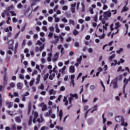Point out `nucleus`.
<instances>
[{"instance_id":"19","label":"nucleus","mask_w":130,"mask_h":130,"mask_svg":"<svg viewBox=\"0 0 130 130\" xmlns=\"http://www.w3.org/2000/svg\"><path fill=\"white\" fill-rule=\"evenodd\" d=\"M15 85V83L11 82L9 84V86L7 87V90H10L11 88H14Z\"/></svg>"},{"instance_id":"45","label":"nucleus","mask_w":130,"mask_h":130,"mask_svg":"<svg viewBox=\"0 0 130 130\" xmlns=\"http://www.w3.org/2000/svg\"><path fill=\"white\" fill-rule=\"evenodd\" d=\"M101 85L103 88V92H105V86H104V84H103V82L102 81H100Z\"/></svg>"},{"instance_id":"6","label":"nucleus","mask_w":130,"mask_h":130,"mask_svg":"<svg viewBox=\"0 0 130 130\" xmlns=\"http://www.w3.org/2000/svg\"><path fill=\"white\" fill-rule=\"evenodd\" d=\"M125 2L126 3V4L122 9L121 13H123V12H127V11H128V8L126 7L127 6V4H128V1L126 0Z\"/></svg>"},{"instance_id":"3","label":"nucleus","mask_w":130,"mask_h":130,"mask_svg":"<svg viewBox=\"0 0 130 130\" xmlns=\"http://www.w3.org/2000/svg\"><path fill=\"white\" fill-rule=\"evenodd\" d=\"M128 82H130V76H129L128 79H126V78H125L123 79V91L122 93L123 94H125V87H126V85H127V84H128Z\"/></svg>"},{"instance_id":"10","label":"nucleus","mask_w":130,"mask_h":130,"mask_svg":"<svg viewBox=\"0 0 130 130\" xmlns=\"http://www.w3.org/2000/svg\"><path fill=\"white\" fill-rule=\"evenodd\" d=\"M10 42H11V44H10ZM6 44H10L9 48L10 49H11L12 50H13L14 47H13V44H14V40H10L9 41L6 43Z\"/></svg>"},{"instance_id":"36","label":"nucleus","mask_w":130,"mask_h":130,"mask_svg":"<svg viewBox=\"0 0 130 130\" xmlns=\"http://www.w3.org/2000/svg\"><path fill=\"white\" fill-rule=\"evenodd\" d=\"M61 20L62 21V22H63V23H66L69 22V20H68V19H67V18L66 17H62Z\"/></svg>"},{"instance_id":"62","label":"nucleus","mask_w":130,"mask_h":130,"mask_svg":"<svg viewBox=\"0 0 130 130\" xmlns=\"http://www.w3.org/2000/svg\"><path fill=\"white\" fill-rule=\"evenodd\" d=\"M6 9H7V10H8L9 11H10V10H12V9H14V6L11 5V6H10L9 7L7 8H6Z\"/></svg>"},{"instance_id":"26","label":"nucleus","mask_w":130,"mask_h":130,"mask_svg":"<svg viewBox=\"0 0 130 130\" xmlns=\"http://www.w3.org/2000/svg\"><path fill=\"white\" fill-rule=\"evenodd\" d=\"M15 121H16L17 123H20L21 121H22V120H21V117H20L19 116L16 117L15 118Z\"/></svg>"},{"instance_id":"8","label":"nucleus","mask_w":130,"mask_h":130,"mask_svg":"<svg viewBox=\"0 0 130 130\" xmlns=\"http://www.w3.org/2000/svg\"><path fill=\"white\" fill-rule=\"evenodd\" d=\"M59 55V53L56 52L54 55V57L52 58V61L53 62H55L57 61V60L58 59V56Z\"/></svg>"},{"instance_id":"53","label":"nucleus","mask_w":130,"mask_h":130,"mask_svg":"<svg viewBox=\"0 0 130 130\" xmlns=\"http://www.w3.org/2000/svg\"><path fill=\"white\" fill-rule=\"evenodd\" d=\"M19 79H20V80H24V75L19 74Z\"/></svg>"},{"instance_id":"12","label":"nucleus","mask_w":130,"mask_h":130,"mask_svg":"<svg viewBox=\"0 0 130 130\" xmlns=\"http://www.w3.org/2000/svg\"><path fill=\"white\" fill-rule=\"evenodd\" d=\"M112 84L113 85V89H117V88H118V85L117 84V81L114 80L112 82Z\"/></svg>"},{"instance_id":"20","label":"nucleus","mask_w":130,"mask_h":130,"mask_svg":"<svg viewBox=\"0 0 130 130\" xmlns=\"http://www.w3.org/2000/svg\"><path fill=\"white\" fill-rule=\"evenodd\" d=\"M69 72L72 74L75 73V67L71 66L69 68Z\"/></svg>"},{"instance_id":"41","label":"nucleus","mask_w":130,"mask_h":130,"mask_svg":"<svg viewBox=\"0 0 130 130\" xmlns=\"http://www.w3.org/2000/svg\"><path fill=\"white\" fill-rule=\"evenodd\" d=\"M100 39H104L105 38V34H104V31H103V35L101 36H99Z\"/></svg>"},{"instance_id":"59","label":"nucleus","mask_w":130,"mask_h":130,"mask_svg":"<svg viewBox=\"0 0 130 130\" xmlns=\"http://www.w3.org/2000/svg\"><path fill=\"white\" fill-rule=\"evenodd\" d=\"M60 19L58 17H55V23H58L60 21Z\"/></svg>"},{"instance_id":"61","label":"nucleus","mask_w":130,"mask_h":130,"mask_svg":"<svg viewBox=\"0 0 130 130\" xmlns=\"http://www.w3.org/2000/svg\"><path fill=\"white\" fill-rule=\"evenodd\" d=\"M78 34H79V32L78 31V30L75 29V30L73 31V35H78Z\"/></svg>"},{"instance_id":"14","label":"nucleus","mask_w":130,"mask_h":130,"mask_svg":"<svg viewBox=\"0 0 130 130\" xmlns=\"http://www.w3.org/2000/svg\"><path fill=\"white\" fill-rule=\"evenodd\" d=\"M41 0H30V6L31 7H34V6H35L36 5V3H39Z\"/></svg>"},{"instance_id":"2","label":"nucleus","mask_w":130,"mask_h":130,"mask_svg":"<svg viewBox=\"0 0 130 130\" xmlns=\"http://www.w3.org/2000/svg\"><path fill=\"white\" fill-rule=\"evenodd\" d=\"M36 45H39L40 46V48L38 47H36L35 48V51L37 52H38L39 50V51H42V50L44 48V45L39 40L37 41V43H36Z\"/></svg>"},{"instance_id":"57","label":"nucleus","mask_w":130,"mask_h":130,"mask_svg":"<svg viewBox=\"0 0 130 130\" xmlns=\"http://www.w3.org/2000/svg\"><path fill=\"white\" fill-rule=\"evenodd\" d=\"M93 20L94 22H98L97 20H98V16L97 15L93 17Z\"/></svg>"},{"instance_id":"48","label":"nucleus","mask_w":130,"mask_h":130,"mask_svg":"<svg viewBox=\"0 0 130 130\" xmlns=\"http://www.w3.org/2000/svg\"><path fill=\"white\" fill-rule=\"evenodd\" d=\"M56 69H57V67H56V66H55L54 67V68L53 69V73H56V74H57L58 72L56 70Z\"/></svg>"},{"instance_id":"15","label":"nucleus","mask_w":130,"mask_h":130,"mask_svg":"<svg viewBox=\"0 0 130 130\" xmlns=\"http://www.w3.org/2000/svg\"><path fill=\"white\" fill-rule=\"evenodd\" d=\"M71 12L73 14L76 12V3L71 5Z\"/></svg>"},{"instance_id":"34","label":"nucleus","mask_w":130,"mask_h":130,"mask_svg":"<svg viewBox=\"0 0 130 130\" xmlns=\"http://www.w3.org/2000/svg\"><path fill=\"white\" fill-rule=\"evenodd\" d=\"M59 116L60 118V121H61V119H62V111L61 110L59 111Z\"/></svg>"},{"instance_id":"33","label":"nucleus","mask_w":130,"mask_h":130,"mask_svg":"<svg viewBox=\"0 0 130 130\" xmlns=\"http://www.w3.org/2000/svg\"><path fill=\"white\" fill-rule=\"evenodd\" d=\"M58 41H59V39H56L55 40V41H52V44H54L55 45H56V44H57V43H58Z\"/></svg>"},{"instance_id":"56","label":"nucleus","mask_w":130,"mask_h":130,"mask_svg":"<svg viewBox=\"0 0 130 130\" xmlns=\"http://www.w3.org/2000/svg\"><path fill=\"white\" fill-rule=\"evenodd\" d=\"M10 14H11V16H17V14H16V13H15L14 11H10Z\"/></svg>"},{"instance_id":"40","label":"nucleus","mask_w":130,"mask_h":130,"mask_svg":"<svg viewBox=\"0 0 130 130\" xmlns=\"http://www.w3.org/2000/svg\"><path fill=\"white\" fill-rule=\"evenodd\" d=\"M96 88V86H95L94 85H91L89 87V89L90 90H91V91H93V90H94V89Z\"/></svg>"},{"instance_id":"55","label":"nucleus","mask_w":130,"mask_h":130,"mask_svg":"<svg viewBox=\"0 0 130 130\" xmlns=\"http://www.w3.org/2000/svg\"><path fill=\"white\" fill-rule=\"evenodd\" d=\"M49 30H50L51 32H53V31H54V27H53V26H50L49 27Z\"/></svg>"},{"instance_id":"23","label":"nucleus","mask_w":130,"mask_h":130,"mask_svg":"<svg viewBox=\"0 0 130 130\" xmlns=\"http://www.w3.org/2000/svg\"><path fill=\"white\" fill-rule=\"evenodd\" d=\"M48 58L47 60L49 61V62H50L51 61V57L52 56V53H49L48 54Z\"/></svg>"},{"instance_id":"49","label":"nucleus","mask_w":130,"mask_h":130,"mask_svg":"<svg viewBox=\"0 0 130 130\" xmlns=\"http://www.w3.org/2000/svg\"><path fill=\"white\" fill-rule=\"evenodd\" d=\"M114 57H115V54H113L109 57V60H110V61H111V60H112V59L114 58Z\"/></svg>"},{"instance_id":"16","label":"nucleus","mask_w":130,"mask_h":130,"mask_svg":"<svg viewBox=\"0 0 130 130\" xmlns=\"http://www.w3.org/2000/svg\"><path fill=\"white\" fill-rule=\"evenodd\" d=\"M34 118L32 120V122H34V123H35V122H36V119H37V117H38V113H37V112H34Z\"/></svg>"},{"instance_id":"1","label":"nucleus","mask_w":130,"mask_h":130,"mask_svg":"<svg viewBox=\"0 0 130 130\" xmlns=\"http://www.w3.org/2000/svg\"><path fill=\"white\" fill-rule=\"evenodd\" d=\"M113 23L111 24L110 26V29L111 30V31L112 32V31H115L113 32V34H117V33H118V31H119L118 28H120V27H121V25H120V23L119 22H117L115 23L114 27H113Z\"/></svg>"},{"instance_id":"39","label":"nucleus","mask_w":130,"mask_h":130,"mask_svg":"<svg viewBox=\"0 0 130 130\" xmlns=\"http://www.w3.org/2000/svg\"><path fill=\"white\" fill-rule=\"evenodd\" d=\"M124 72V69H122V67L121 66H120L118 67V70H117V72Z\"/></svg>"},{"instance_id":"29","label":"nucleus","mask_w":130,"mask_h":130,"mask_svg":"<svg viewBox=\"0 0 130 130\" xmlns=\"http://www.w3.org/2000/svg\"><path fill=\"white\" fill-rule=\"evenodd\" d=\"M35 82V79L32 78V80H31L29 82L30 87H32V86H33L34 85Z\"/></svg>"},{"instance_id":"44","label":"nucleus","mask_w":130,"mask_h":130,"mask_svg":"<svg viewBox=\"0 0 130 130\" xmlns=\"http://www.w3.org/2000/svg\"><path fill=\"white\" fill-rule=\"evenodd\" d=\"M81 7H82V10L81 12L83 13V12H85V5H84L83 3H81Z\"/></svg>"},{"instance_id":"5","label":"nucleus","mask_w":130,"mask_h":130,"mask_svg":"<svg viewBox=\"0 0 130 130\" xmlns=\"http://www.w3.org/2000/svg\"><path fill=\"white\" fill-rule=\"evenodd\" d=\"M115 120L116 122H121L124 120V119H123V117L121 116H117L115 117Z\"/></svg>"},{"instance_id":"54","label":"nucleus","mask_w":130,"mask_h":130,"mask_svg":"<svg viewBox=\"0 0 130 130\" xmlns=\"http://www.w3.org/2000/svg\"><path fill=\"white\" fill-rule=\"evenodd\" d=\"M48 22H51L53 20V18H52V17L49 16L48 17Z\"/></svg>"},{"instance_id":"31","label":"nucleus","mask_w":130,"mask_h":130,"mask_svg":"<svg viewBox=\"0 0 130 130\" xmlns=\"http://www.w3.org/2000/svg\"><path fill=\"white\" fill-rule=\"evenodd\" d=\"M121 125H122V126H124V127H126V126H127V123L125 122L124 120H123L121 121Z\"/></svg>"},{"instance_id":"63","label":"nucleus","mask_w":130,"mask_h":130,"mask_svg":"<svg viewBox=\"0 0 130 130\" xmlns=\"http://www.w3.org/2000/svg\"><path fill=\"white\" fill-rule=\"evenodd\" d=\"M89 11L90 14H91L92 15H93V14H94V11H93V8H89Z\"/></svg>"},{"instance_id":"17","label":"nucleus","mask_w":130,"mask_h":130,"mask_svg":"<svg viewBox=\"0 0 130 130\" xmlns=\"http://www.w3.org/2000/svg\"><path fill=\"white\" fill-rule=\"evenodd\" d=\"M66 69H67V67L63 66L61 69L59 70V73H61L62 75H64L66 74V72H64V71H66Z\"/></svg>"},{"instance_id":"42","label":"nucleus","mask_w":130,"mask_h":130,"mask_svg":"<svg viewBox=\"0 0 130 130\" xmlns=\"http://www.w3.org/2000/svg\"><path fill=\"white\" fill-rule=\"evenodd\" d=\"M49 76V74L48 73H47L46 75H45L44 76V81H46V80H47V79H48Z\"/></svg>"},{"instance_id":"43","label":"nucleus","mask_w":130,"mask_h":130,"mask_svg":"<svg viewBox=\"0 0 130 130\" xmlns=\"http://www.w3.org/2000/svg\"><path fill=\"white\" fill-rule=\"evenodd\" d=\"M43 117H42V115L41 116V118H39L38 119V122H39V123H41V122H43Z\"/></svg>"},{"instance_id":"32","label":"nucleus","mask_w":130,"mask_h":130,"mask_svg":"<svg viewBox=\"0 0 130 130\" xmlns=\"http://www.w3.org/2000/svg\"><path fill=\"white\" fill-rule=\"evenodd\" d=\"M123 51V48H120L118 50L116 51V53L118 54H120V53H121V52H122Z\"/></svg>"},{"instance_id":"13","label":"nucleus","mask_w":130,"mask_h":130,"mask_svg":"<svg viewBox=\"0 0 130 130\" xmlns=\"http://www.w3.org/2000/svg\"><path fill=\"white\" fill-rule=\"evenodd\" d=\"M40 106L42 108V111H44L45 110H46V109H47V107L46 106V105H45L44 103H41L40 105Z\"/></svg>"},{"instance_id":"47","label":"nucleus","mask_w":130,"mask_h":130,"mask_svg":"<svg viewBox=\"0 0 130 130\" xmlns=\"http://www.w3.org/2000/svg\"><path fill=\"white\" fill-rule=\"evenodd\" d=\"M69 24H70V25H73V26H75V21L70 19L69 20Z\"/></svg>"},{"instance_id":"30","label":"nucleus","mask_w":130,"mask_h":130,"mask_svg":"<svg viewBox=\"0 0 130 130\" xmlns=\"http://www.w3.org/2000/svg\"><path fill=\"white\" fill-rule=\"evenodd\" d=\"M36 85L39 84V82H40V75H38L37 78H36Z\"/></svg>"},{"instance_id":"22","label":"nucleus","mask_w":130,"mask_h":130,"mask_svg":"<svg viewBox=\"0 0 130 130\" xmlns=\"http://www.w3.org/2000/svg\"><path fill=\"white\" fill-rule=\"evenodd\" d=\"M63 101L64 103V105L66 106H68V105L69 104V101H68V98H67V96H64V99Z\"/></svg>"},{"instance_id":"50","label":"nucleus","mask_w":130,"mask_h":130,"mask_svg":"<svg viewBox=\"0 0 130 130\" xmlns=\"http://www.w3.org/2000/svg\"><path fill=\"white\" fill-rule=\"evenodd\" d=\"M81 61H82V56H80V57L77 59V63H79L80 64Z\"/></svg>"},{"instance_id":"58","label":"nucleus","mask_w":130,"mask_h":130,"mask_svg":"<svg viewBox=\"0 0 130 130\" xmlns=\"http://www.w3.org/2000/svg\"><path fill=\"white\" fill-rule=\"evenodd\" d=\"M87 50L89 53H92L93 52V49L92 48H89Z\"/></svg>"},{"instance_id":"35","label":"nucleus","mask_w":130,"mask_h":130,"mask_svg":"<svg viewBox=\"0 0 130 130\" xmlns=\"http://www.w3.org/2000/svg\"><path fill=\"white\" fill-rule=\"evenodd\" d=\"M49 93L50 95H54V94H55L56 92L55 91H54V90H53V89H52L49 91Z\"/></svg>"},{"instance_id":"27","label":"nucleus","mask_w":130,"mask_h":130,"mask_svg":"<svg viewBox=\"0 0 130 130\" xmlns=\"http://www.w3.org/2000/svg\"><path fill=\"white\" fill-rule=\"evenodd\" d=\"M4 84L5 86L8 84V77L6 76H5L4 77Z\"/></svg>"},{"instance_id":"60","label":"nucleus","mask_w":130,"mask_h":130,"mask_svg":"<svg viewBox=\"0 0 130 130\" xmlns=\"http://www.w3.org/2000/svg\"><path fill=\"white\" fill-rule=\"evenodd\" d=\"M68 9V7L67 6H64L62 7V10H63V11H67Z\"/></svg>"},{"instance_id":"25","label":"nucleus","mask_w":130,"mask_h":130,"mask_svg":"<svg viewBox=\"0 0 130 130\" xmlns=\"http://www.w3.org/2000/svg\"><path fill=\"white\" fill-rule=\"evenodd\" d=\"M6 103L7 105H8V108H11V107H12V106H13V103H12L11 102L6 101Z\"/></svg>"},{"instance_id":"7","label":"nucleus","mask_w":130,"mask_h":130,"mask_svg":"<svg viewBox=\"0 0 130 130\" xmlns=\"http://www.w3.org/2000/svg\"><path fill=\"white\" fill-rule=\"evenodd\" d=\"M104 17L106 18H110L111 17V12L108 11L104 12Z\"/></svg>"},{"instance_id":"52","label":"nucleus","mask_w":130,"mask_h":130,"mask_svg":"<svg viewBox=\"0 0 130 130\" xmlns=\"http://www.w3.org/2000/svg\"><path fill=\"white\" fill-rule=\"evenodd\" d=\"M102 118L103 119V123L105 124L106 122V118L104 117V114L102 115Z\"/></svg>"},{"instance_id":"21","label":"nucleus","mask_w":130,"mask_h":130,"mask_svg":"<svg viewBox=\"0 0 130 130\" xmlns=\"http://www.w3.org/2000/svg\"><path fill=\"white\" fill-rule=\"evenodd\" d=\"M116 64H118V66H119V64H120V62H117V60L114 59V63L113 62L112 63L111 66L112 67H113V66H116Z\"/></svg>"},{"instance_id":"51","label":"nucleus","mask_w":130,"mask_h":130,"mask_svg":"<svg viewBox=\"0 0 130 130\" xmlns=\"http://www.w3.org/2000/svg\"><path fill=\"white\" fill-rule=\"evenodd\" d=\"M32 123V116H30L29 120L28 121V125H31Z\"/></svg>"},{"instance_id":"46","label":"nucleus","mask_w":130,"mask_h":130,"mask_svg":"<svg viewBox=\"0 0 130 130\" xmlns=\"http://www.w3.org/2000/svg\"><path fill=\"white\" fill-rule=\"evenodd\" d=\"M82 102L83 103H87L88 102V100H85L84 99V94H82Z\"/></svg>"},{"instance_id":"11","label":"nucleus","mask_w":130,"mask_h":130,"mask_svg":"<svg viewBox=\"0 0 130 130\" xmlns=\"http://www.w3.org/2000/svg\"><path fill=\"white\" fill-rule=\"evenodd\" d=\"M71 85H73V87H74L75 86V75H72L71 76Z\"/></svg>"},{"instance_id":"9","label":"nucleus","mask_w":130,"mask_h":130,"mask_svg":"<svg viewBox=\"0 0 130 130\" xmlns=\"http://www.w3.org/2000/svg\"><path fill=\"white\" fill-rule=\"evenodd\" d=\"M50 76L49 77V80H53V78L55 77V74L52 71V70H49Z\"/></svg>"},{"instance_id":"64","label":"nucleus","mask_w":130,"mask_h":130,"mask_svg":"<svg viewBox=\"0 0 130 130\" xmlns=\"http://www.w3.org/2000/svg\"><path fill=\"white\" fill-rule=\"evenodd\" d=\"M60 53H61V55H62V54H63L64 53V50L63 47H62L61 48Z\"/></svg>"},{"instance_id":"24","label":"nucleus","mask_w":130,"mask_h":130,"mask_svg":"<svg viewBox=\"0 0 130 130\" xmlns=\"http://www.w3.org/2000/svg\"><path fill=\"white\" fill-rule=\"evenodd\" d=\"M122 80V75H119L115 79V81H121Z\"/></svg>"},{"instance_id":"28","label":"nucleus","mask_w":130,"mask_h":130,"mask_svg":"<svg viewBox=\"0 0 130 130\" xmlns=\"http://www.w3.org/2000/svg\"><path fill=\"white\" fill-rule=\"evenodd\" d=\"M50 123H51V124L50 125V127L52 128L54 127V125H55L56 124V121L54 122V124H52V120H50Z\"/></svg>"},{"instance_id":"18","label":"nucleus","mask_w":130,"mask_h":130,"mask_svg":"<svg viewBox=\"0 0 130 130\" xmlns=\"http://www.w3.org/2000/svg\"><path fill=\"white\" fill-rule=\"evenodd\" d=\"M103 24H104L103 26V32H104V30L106 31L107 30V27H108V23H106L105 22H103Z\"/></svg>"},{"instance_id":"4","label":"nucleus","mask_w":130,"mask_h":130,"mask_svg":"<svg viewBox=\"0 0 130 130\" xmlns=\"http://www.w3.org/2000/svg\"><path fill=\"white\" fill-rule=\"evenodd\" d=\"M70 97L69 98V101L70 103V104H72V101L74 100V98H76V99H78V94L75 93L72 94L70 93Z\"/></svg>"},{"instance_id":"38","label":"nucleus","mask_w":130,"mask_h":130,"mask_svg":"<svg viewBox=\"0 0 130 130\" xmlns=\"http://www.w3.org/2000/svg\"><path fill=\"white\" fill-rule=\"evenodd\" d=\"M51 113H52V112L51 111V110H49L48 112H47L46 113V116L47 117H48V116H50Z\"/></svg>"},{"instance_id":"37","label":"nucleus","mask_w":130,"mask_h":130,"mask_svg":"<svg viewBox=\"0 0 130 130\" xmlns=\"http://www.w3.org/2000/svg\"><path fill=\"white\" fill-rule=\"evenodd\" d=\"M22 88H23V86L21 85V83H18L17 89H18V90H22Z\"/></svg>"}]
</instances>
